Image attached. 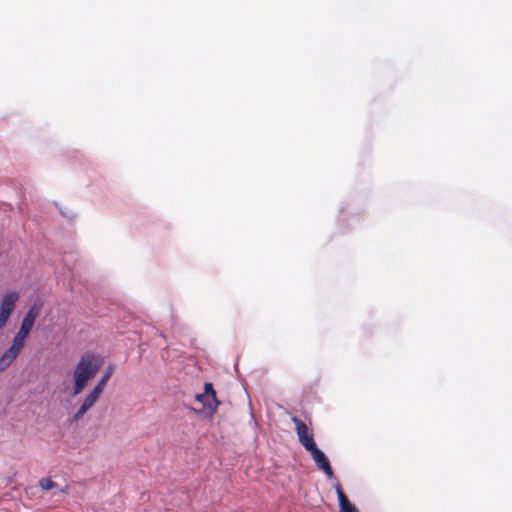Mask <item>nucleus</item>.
<instances>
[{"mask_svg": "<svg viewBox=\"0 0 512 512\" xmlns=\"http://www.w3.org/2000/svg\"><path fill=\"white\" fill-rule=\"evenodd\" d=\"M313 459L316 467L321 470L328 479H334V489L337 494L339 511L340 512H360L359 509L353 504L345 495L342 486L338 479L335 477L334 471L331 467L328 456L318 446H315L308 451Z\"/></svg>", "mask_w": 512, "mask_h": 512, "instance_id": "nucleus-1", "label": "nucleus"}, {"mask_svg": "<svg viewBox=\"0 0 512 512\" xmlns=\"http://www.w3.org/2000/svg\"><path fill=\"white\" fill-rule=\"evenodd\" d=\"M101 364V359L95 354L85 353L80 357L72 374L73 396L79 395L86 388L88 382L96 376Z\"/></svg>", "mask_w": 512, "mask_h": 512, "instance_id": "nucleus-2", "label": "nucleus"}, {"mask_svg": "<svg viewBox=\"0 0 512 512\" xmlns=\"http://www.w3.org/2000/svg\"><path fill=\"white\" fill-rule=\"evenodd\" d=\"M291 420L295 425L298 440L304 449L308 452L317 446L314 435L307 425L297 416H293Z\"/></svg>", "mask_w": 512, "mask_h": 512, "instance_id": "nucleus-3", "label": "nucleus"}, {"mask_svg": "<svg viewBox=\"0 0 512 512\" xmlns=\"http://www.w3.org/2000/svg\"><path fill=\"white\" fill-rule=\"evenodd\" d=\"M101 394L102 393L93 388L87 394L77 411L73 414L72 421H79L94 406Z\"/></svg>", "mask_w": 512, "mask_h": 512, "instance_id": "nucleus-4", "label": "nucleus"}, {"mask_svg": "<svg viewBox=\"0 0 512 512\" xmlns=\"http://www.w3.org/2000/svg\"><path fill=\"white\" fill-rule=\"evenodd\" d=\"M362 209L359 208L353 201L342 203L339 207L338 221L344 224L349 218L356 220L361 214Z\"/></svg>", "mask_w": 512, "mask_h": 512, "instance_id": "nucleus-5", "label": "nucleus"}, {"mask_svg": "<svg viewBox=\"0 0 512 512\" xmlns=\"http://www.w3.org/2000/svg\"><path fill=\"white\" fill-rule=\"evenodd\" d=\"M23 347L12 342L8 349L0 356V372L5 371L19 356Z\"/></svg>", "mask_w": 512, "mask_h": 512, "instance_id": "nucleus-6", "label": "nucleus"}, {"mask_svg": "<svg viewBox=\"0 0 512 512\" xmlns=\"http://www.w3.org/2000/svg\"><path fill=\"white\" fill-rule=\"evenodd\" d=\"M19 297L20 295L17 291L12 290L7 292L0 303V314L11 316Z\"/></svg>", "mask_w": 512, "mask_h": 512, "instance_id": "nucleus-7", "label": "nucleus"}, {"mask_svg": "<svg viewBox=\"0 0 512 512\" xmlns=\"http://www.w3.org/2000/svg\"><path fill=\"white\" fill-rule=\"evenodd\" d=\"M114 371H115V366L113 364H109L107 366L104 374L102 375V377L99 379V381L93 388L96 389L97 391H99L100 393H102L108 380L113 375Z\"/></svg>", "mask_w": 512, "mask_h": 512, "instance_id": "nucleus-8", "label": "nucleus"}, {"mask_svg": "<svg viewBox=\"0 0 512 512\" xmlns=\"http://www.w3.org/2000/svg\"><path fill=\"white\" fill-rule=\"evenodd\" d=\"M31 329L20 325L19 330L12 339V342L16 343L21 347H25L26 339L29 337Z\"/></svg>", "mask_w": 512, "mask_h": 512, "instance_id": "nucleus-9", "label": "nucleus"}, {"mask_svg": "<svg viewBox=\"0 0 512 512\" xmlns=\"http://www.w3.org/2000/svg\"><path fill=\"white\" fill-rule=\"evenodd\" d=\"M204 395L206 398L213 404L215 408L219 405V401L216 397V392L214 390L213 384L210 382H206L204 384Z\"/></svg>", "mask_w": 512, "mask_h": 512, "instance_id": "nucleus-10", "label": "nucleus"}, {"mask_svg": "<svg viewBox=\"0 0 512 512\" xmlns=\"http://www.w3.org/2000/svg\"><path fill=\"white\" fill-rule=\"evenodd\" d=\"M42 309L41 302H34L27 310L24 316L30 318L31 321H36Z\"/></svg>", "mask_w": 512, "mask_h": 512, "instance_id": "nucleus-11", "label": "nucleus"}, {"mask_svg": "<svg viewBox=\"0 0 512 512\" xmlns=\"http://www.w3.org/2000/svg\"><path fill=\"white\" fill-rule=\"evenodd\" d=\"M196 400L201 402L203 404L204 407L208 408L210 411H215L216 408L213 406V404L206 398V396L204 395V393H201V394H197L195 396Z\"/></svg>", "mask_w": 512, "mask_h": 512, "instance_id": "nucleus-12", "label": "nucleus"}, {"mask_svg": "<svg viewBox=\"0 0 512 512\" xmlns=\"http://www.w3.org/2000/svg\"><path fill=\"white\" fill-rule=\"evenodd\" d=\"M39 485L43 490H46V491L51 490L54 487H56V483L50 478L41 479L39 482Z\"/></svg>", "mask_w": 512, "mask_h": 512, "instance_id": "nucleus-13", "label": "nucleus"}, {"mask_svg": "<svg viewBox=\"0 0 512 512\" xmlns=\"http://www.w3.org/2000/svg\"><path fill=\"white\" fill-rule=\"evenodd\" d=\"M34 324H35V322L31 321L30 318L23 316L22 321H21V326H24V327L32 330Z\"/></svg>", "mask_w": 512, "mask_h": 512, "instance_id": "nucleus-14", "label": "nucleus"}, {"mask_svg": "<svg viewBox=\"0 0 512 512\" xmlns=\"http://www.w3.org/2000/svg\"><path fill=\"white\" fill-rule=\"evenodd\" d=\"M9 318L10 316L8 315L0 314V330L6 326Z\"/></svg>", "mask_w": 512, "mask_h": 512, "instance_id": "nucleus-15", "label": "nucleus"}]
</instances>
